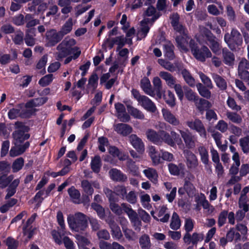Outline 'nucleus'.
I'll use <instances>...</instances> for the list:
<instances>
[{
	"mask_svg": "<svg viewBox=\"0 0 249 249\" xmlns=\"http://www.w3.org/2000/svg\"><path fill=\"white\" fill-rule=\"evenodd\" d=\"M16 130L12 134L15 144H20L30 138V134L25 133L28 131V127L21 122H16L15 124Z\"/></svg>",
	"mask_w": 249,
	"mask_h": 249,
	"instance_id": "obj_7",
	"label": "nucleus"
},
{
	"mask_svg": "<svg viewBox=\"0 0 249 249\" xmlns=\"http://www.w3.org/2000/svg\"><path fill=\"white\" fill-rule=\"evenodd\" d=\"M194 226V222L191 218H189L185 219L184 229L186 232L184 235L183 239L184 242L187 245H189L192 243L193 245H196L199 241H202L203 239V236L202 234L194 232L191 235L190 233L192 231Z\"/></svg>",
	"mask_w": 249,
	"mask_h": 249,
	"instance_id": "obj_4",
	"label": "nucleus"
},
{
	"mask_svg": "<svg viewBox=\"0 0 249 249\" xmlns=\"http://www.w3.org/2000/svg\"><path fill=\"white\" fill-rule=\"evenodd\" d=\"M179 132L186 147L189 149L193 148L195 145V142L193 140V136L192 133L188 131L181 130H179Z\"/></svg>",
	"mask_w": 249,
	"mask_h": 249,
	"instance_id": "obj_16",
	"label": "nucleus"
},
{
	"mask_svg": "<svg viewBox=\"0 0 249 249\" xmlns=\"http://www.w3.org/2000/svg\"><path fill=\"white\" fill-rule=\"evenodd\" d=\"M98 149L102 152H104L106 151L105 146L108 144V140L106 137H100L98 139Z\"/></svg>",
	"mask_w": 249,
	"mask_h": 249,
	"instance_id": "obj_52",
	"label": "nucleus"
},
{
	"mask_svg": "<svg viewBox=\"0 0 249 249\" xmlns=\"http://www.w3.org/2000/svg\"><path fill=\"white\" fill-rule=\"evenodd\" d=\"M182 34L177 36L175 38L177 44V47L180 50L186 52L188 51L187 48L188 44L189 45L190 40L192 39L189 36L184 33L183 30L181 33Z\"/></svg>",
	"mask_w": 249,
	"mask_h": 249,
	"instance_id": "obj_11",
	"label": "nucleus"
},
{
	"mask_svg": "<svg viewBox=\"0 0 249 249\" xmlns=\"http://www.w3.org/2000/svg\"><path fill=\"white\" fill-rule=\"evenodd\" d=\"M189 47L194 57L199 61L204 62L207 58H211L212 56L211 52L206 46H199L193 39L190 40Z\"/></svg>",
	"mask_w": 249,
	"mask_h": 249,
	"instance_id": "obj_3",
	"label": "nucleus"
},
{
	"mask_svg": "<svg viewBox=\"0 0 249 249\" xmlns=\"http://www.w3.org/2000/svg\"><path fill=\"white\" fill-rule=\"evenodd\" d=\"M168 170L171 175L178 176L181 174H184V165L180 163L178 165L173 163L168 164Z\"/></svg>",
	"mask_w": 249,
	"mask_h": 249,
	"instance_id": "obj_19",
	"label": "nucleus"
},
{
	"mask_svg": "<svg viewBox=\"0 0 249 249\" xmlns=\"http://www.w3.org/2000/svg\"><path fill=\"white\" fill-rule=\"evenodd\" d=\"M109 224L110 228L111 229V232L113 238L117 240L120 239L123 235L120 227L114 220H111Z\"/></svg>",
	"mask_w": 249,
	"mask_h": 249,
	"instance_id": "obj_26",
	"label": "nucleus"
},
{
	"mask_svg": "<svg viewBox=\"0 0 249 249\" xmlns=\"http://www.w3.org/2000/svg\"><path fill=\"white\" fill-rule=\"evenodd\" d=\"M4 242L7 247V249H17L19 245L18 241L11 236L8 237Z\"/></svg>",
	"mask_w": 249,
	"mask_h": 249,
	"instance_id": "obj_45",
	"label": "nucleus"
},
{
	"mask_svg": "<svg viewBox=\"0 0 249 249\" xmlns=\"http://www.w3.org/2000/svg\"><path fill=\"white\" fill-rule=\"evenodd\" d=\"M150 156L155 165H158L160 163V158L161 157L160 156V154L155 151V149L153 150H151Z\"/></svg>",
	"mask_w": 249,
	"mask_h": 249,
	"instance_id": "obj_56",
	"label": "nucleus"
},
{
	"mask_svg": "<svg viewBox=\"0 0 249 249\" xmlns=\"http://www.w3.org/2000/svg\"><path fill=\"white\" fill-rule=\"evenodd\" d=\"M139 243L142 249H149L151 247L150 238L147 234H144L140 238Z\"/></svg>",
	"mask_w": 249,
	"mask_h": 249,
	"instance_id": "obj_42",
	"label": "nucleus"
},
{
	"mask_svg": "<svg viewBox=\"0 0 249 249\" xmlns=\"http://www.w3.org/2000/svg\"><path fill=\"white\" fill-rule=\"evenodd\" d=\"M163 98L165 103L171 107H173L176 105V98L174 94L171 90L167 91V94H163Z\"/></svg>",
	"mask_w": 249,
	"mask_h": 249,
	"instance_id": "obj_35",
	"label": "nucleus"
},
{
	"mask_svg": "<svg viewBox=\"0 0 249 249\" xmlns=\"http://www.w3.org/2000/svg\"><path fill=\"white\" fill-rule=\"evenodd\" d=\"M135 230L140 231L141 229L142 222L139 219L137 213L129 218Z\"/></svg>",
	"mask_w": 249,
	"mask_h": 249,
	"instance_id": "obj_47",
	"label": "nucleus"
},
{
	"mask_svg": "<svg viewBox=\"0 0 249 249\" xmlns=\"http://www.w3.org/2000/svg\"><path fill=\"white\" fill-rule=\"evenodd\" d=\"M143 172L145 176L149 179L153 180L154 182H156L158 181V174L156 170L148 169L144 170Z\"/></svg>",
	"mask_w": 249,
	"mask_h": 249,
	"instance_id": "obj_48",
	"label": "nucleus"
},
{
	"mask_svg": "<svg viewBox=\"0 0 249 249\" xmlns=\"http://www.w3.org/2000/svg\"><path fill=\"white\" fill-rule=\"evenodd\" d=\"M213 78L216 83L217 87L222 90L226 89L227 84L226 81L221 76L215 74L213 76Z\"/></svg>",
	"mask_w": 249,
	"mask_h": 249,
	"instance_id": "obj_31",
	"label": "nucleus"
},
{
	"mask_svg": "<svg viewBox=\"0 0 249 249\" xmlns=\"http://www.w3.org/2000/svg\"><path fill=\"white\" fill-rule=\"evenodd\" d=\"M227 116L230 121L234 123L240 124L242 121L241 117L235 112H228Z\"/></svg>",
	"mask_w": 249,
	"mask_h": 249,
	"instance_id": "obj_53",
	"label": "nucleus"
},
{
	"mask_svg": "<svg viewBox=\"0 0 249 249\" xmlns=\"http://www.w3.org/2000/svg\"><path fill=\"white\" fill-rule=\"evenodd\" d=\"M170 18L171 19V24L174 29L181 34L183 30V27L182 25L179 24V15L177 13H174L170 17Z\"/></svg>",
	"mask_w": 249,
	"mask_h": 249,
	"instance_id": "obj_27",
	"label": "nucleus"
},
{
	"mask_svg": "<svg viewBox=\"0 0 249 249\" xmlns=\"http://www.w3.org/2000/svg\"><path fill=\"white\" fill-rule=\"evenodd\" d=\"M239 142L244 153L248 154L249 152V135L240 139Z\"/></svg>",
	"mask_w": 249,
	"mask_h": 249,
	"instance_id": "obj_46",
	"label": "nucleus"
},
{
	"mask_svg": "<svg viewBox=\"0 0 249 249\" xmlns=\"http://www.w3.org/2000/svg\"><path fill=\"white\" fill-rule=\"evenodd\" d=\"M160 134H161V142L163 141L171 146L175 145V142L171 134L170 135L168 133L163 130L160 131Z\"/></svg>",
	"mask_w": 249,
	"mask_h": 249,
	"instance_id": "obj_43",
	"label": "nucleus"
},
{
	"mask_svg": "<svg viewBox=\"0 0 249 249\" xmlns=\"http://www.w3.org/2000/svg\"><path fill=\"white\" fill-rule=\"evenodd\" d=\"M102 165V160L99 155H95L92 158L90 162V167L94 173H99L100 172Z\"/></svg>",
	"mask_w": 249,
	"mask_h": 249,
	"instance_id": "obj_25",
	"label": "nucleus"
},
{
	"mask_svg": "<svg viewBox=\"0 0 249 249\" xmlns=\"http://www.w3.org/2000/svg\"><path fill=\"white\" fill-rule=\"evenodd\" d=\"M184 95L187 100L189 101L195 103L196 101H198L199 96L197 93L187 87L185 88H184Z\"/></svg>",
	"mask_w": 249,
	"mask_h": 249,
	"instance_id": "obj_33",
	"label": "nucleus"
},
{
	"mask_svg": "<svg viewBox=\"0 0 249 249\" xmlns=\"http://www.w3.org/2000/svg\"><path fill=\"white\" fill-rule=\"evenodd\" d=\"M73 23L71 18H69L68 20L62 26L59 32L61 33L64 37L65 35L69 34L71 32L72 29Z\"/></svg>",
	"mask_w": 249,
	"mask_h": 249,
	"instance_id": "obj_37",
	"label": "nucleus"
},
{
	"mask_svg": "<svg viewBox=\"0 0 249 249\" xmlns=\"http://www.w3.org/2000/svg\"><path fill=\"white\" fill-rule=\"evenodd\" d=\"M14 175H10L7 176V174L0 176V185L1 188L6 187L14 179Z\"/></svg>",
	"mask_w": 249,
	"mask_h": 249,
	"instance_id": "obj_44",
	"label": "nucleus"
},
{
	"mask_svg": "<svg viewBox=\"0 0 249 249\" xmlns=\"http://www.w3.org/2000/svg\"><path fill=\"white\" fill-rule=\"evenodd\" d=\"M199 77L201 81L205 85L206 87L210 89L213 88V86L212 81L208 76L201 72L199 73Z\"/></svg>",
	"mask_w": 249,
	"mask_h": 249,
	"instance_id": "obj_60",
	"label": "nucleus"
},
{
	"mask_svg": "<svg viewBox=\"0 0 249 249\" xmlns=\"http://www.w3.org/2000/svg\"><path fill=\"white\" fill-rule=\"evenodd\" d=\"M121 207L122 211L123 210L127 214L129 218L137 213L132 209L131 206L127 203H122Z\"/></svg>",
	"mask_w": 249,
	"mask_h": 249,
	"instance_id": "obj_57",
	"label": "nucleus"
},
{
	"mask_svg": "<svg viewBox=\"0 0 249 249\" xmlns=\"http://www.w3.org/2000/svg\"><path fill=\"white\" fill-rule=\"evenodd\" d=\"M181 74L185 82L189 86L191 87H194L195 86V80L188 70L183 69L181 71Z\"/></svg>",
	"mask_w": 249,
	"mask_h": 249,
	"instance_id": "obj_29",
	"label": "nucleus"
},
{
	"mask_svg": "<svg viewBox=\"0 0 249 249\" xmlns=\"http://www.w3.org/2000/svg\"><path fill=\"white\" fill-rule=\"evenodd\" d=\"M195 104L201 114H203L205 110L211 107V103L203 98H199L198 101H196Z\"/></svg>",
	"mask_w": 249,
	"mask_h": 249,
	"instance_id": "obj_22",
	"label": "nucleus"
},
{
	"mask_svg": "<svg viewBox=\"0 0 249 249\" xmlns=\"http://www.w3.org/2000/svg\"><path fill=\"white\" fill-rule=\"evenodd\" d=\"M186 124L191 129L196 131L201 137L206 138L207 132L206 129L200 120L196 119L194 121H187Z\"/></svg>",
	"mask_w": 249,
	"mask_h": 249,
	"instance_id": "obj_10",
	"label": "nucleus"
},
{
	"mask_svg": "<svg viewBox=\"0 0 249 249\" xmlns=\"http://www.w3.org/2000/svg\"><path fill=\"white\" fill-rule=\"evenodd\" d=\"M184 187L188 196L193 195L195 191V188L190 181L186 180L184 182Z\"/></svg>",
	"mask_w": 249,
	"mask_h": 249,
	"instance_id": "obj_62",
	"label": "nucleus"
},
{
	"mask_svg": "<svg viewBox=\"0 0 249 249\" xmlns=\"http://www.w3.org/2000/svg\"><path fill=\"white\" fill-rule=\"evenodd\" d=\"M63 38L61 33L56 30L52 29L46 32L47 45L48 47H53L59 43Z\"/></svg>",
	"mask_w": 249,
	"mask_h": 249,
	"instance_id": "obj_9",
	"label": "nucleus"
},
{
	"mask_svg": "<svg viewBox=\"0 0 249 249\" xmlns=\"http://www.w3.org/2000/svg\"><path fill=\"white\" fill-rule=\"evenodd\" d=\"M174 49L175 46L171 42L163 45L164 56L170 60H172L175 58Z\"/></svg>",
	"mask_w": 249,
	"mask_h": 249,
	"instance_id": "obj_21",
	"label": "nucleus"
},
{
	"mask_svg": "<svg viewBox=\"0 0 249 249\" xmlns=\"http://www.w3.org/2000/svg\"><path fill=\"white\" fill-rule=\"evenodd\" d=\"M161 112L164 119L167 122L174 126H177L179 124V120L176 117L175 115L169 109L162 108Z\"/></svg>",
	"mask_w": 249,
	"mask_h": 249,
	"instance_id": "obj_13",
	"label": "nucleus"
},
{
	"mask_svg": "<svg viewBox=\"0 0 249 249\" xmlns=\"http://www.w3.org/2000/svg\"><path fill=\"white\" fill-rule=\"evenodd\" d=\"M137 196L135 191H131L126 194L124 199L132 204H135L137 202Z\"/></svg>",
	"mask_w": 249,
	"mask_h": 249,
	"instance_id": "obj_61",
	"label": "nucleus"
},
{
	"mask_svg": "<svg viewBox=\"0 0 249 249\" xmlns=\"http://www.w3.org/2000/svg\"><path fill=\"white\" fill-rule=\"evenodd\" d=\"M36 111V108L22 109L20 110L19 117L22 118H30L31 116L35 114Z\"/></svg>",
	"mask_w": 249,
	"mask_h": 249,
	"instance_id": "obj_55",
	"label": "nucleus"
},
{
	"mask_svg": "<svg viewBox=\"0 0 249 249\" xmlns=\"http://www.w3.org/2000/svg\"><path fill=\"white\" fill-rule=\"evenodd\" d=\"M98 76L96 73H93L89 77L88 81V86L95 89L98 85Z\"/></svg>",
	"mask_w": 249,
	"mask_h": 249,
	"instance_id": "obj_58",
	"label": "nucleus"
},
{
	"mask_svg": "<svg viewBox=\"0 0 249 249\" xmlns=\"http://www.w3.org/2000/svg\"><path fill=\"white\" fill-rule=\"evenodd\" d=\"M81 187L85 194L88 195L92 196L94 193L92 184L87 179H83L81 181Z\"/></svg>",
	"mask_w": 249,
	"mask_h": 249,
	"instance_id": "obj_36",
	"label": "nucleus"
},
{
	"mask_svg": "<svg viewBox=\"0 0 249 249\" xmlns=\"http://www.w3.org/2000/svg\"><path fill=\"white\" fill-rule=\"evenodd\" d=\"M91 207L92 209L96 212L98 216L100 219H105L106 216L105 209L101 205L93 202L91 204Z\"/></svg>",
	"mask_w": 249,
	"mask_h": 249,
	"instance_id": "obj_40",
	"label": "nucleus"
},
{
	"mask_svg": "<svg viewBox=\"0 0 249 249\" xmlns=\"http://www.w3.org/2000/svg\"><path fill=\"white\" fill-rule=\"evenodd\" d=\"M108 174L110 178L114 181L124 182L127 180V176L120 170L117 168H112Z\"/></svg>",
	"mask_w": 249,
	"mask_h": 249,
	"instance_id": "obj_12",
	"label": "nucleus"
},
{
	"mask_svg": "<svg viewBox=\"0 0 249 249\" xmlns=\"http://www.w3.org/2000/svg\"><path fill=\"white\" fill-rule=\"evenodd\" d=\"M126 106L128 112L134 118L141 120L144 118V115L141 111L135 108L129 104H126Z\"/></svg>",
	"mask_w": 249,
	"mask_h": 249,
	"instance_id": "obj_28",
	"label": "nucleus"
},
{
	"mask_svg": "<svg viewBox=\"0 0 249 249\" xmlns=\"http://www.w3.org/2000/svg\"><path fill=\"white\" fill-rule=\"evenodd\" d=\"M160 76L162 79H164L166 81L167 84L169 87H172V86H175V85L176 84H175L176 79L171 73L166 71H160Z\"/></svg>",
	"mask_w": 249,
	"mask_h": 249,
	"instance_id": "obj_32",
	"label": "nucleus"
},
{
	"mask_svg": "<svg viewBox=\"0 0 249 249\" xmlns=\"http://www.w3.org/2000/svg\"><path fill=\"white\" fill-rule=\"evenodd\" d=\"M224 39L229 48L232 51L239 49L243 44L242 35L235 28L232 29L230 34L226 33Z\"/></svg>",
	"mask_w": 249,
	"mask_h": 249,
	"instance_id": "obj_5",
	"label": "nucleus"
},
{
	"mask_svg": "<svg viewBox=\"0 0 249 249\" xmlns=\"http://www.w3.org/2000/svg\"><path fill=\"white\" fill-rule=\"evenodd\" d=\"M114 130L120 135L127 136L132 132V128L128 124L118 123L114 125Z\"/></svg>",
	"mask_w": 249,
	"mask_h": 249,
	"instance_id": "obj_14",
	"label": "nucleus"
},
{
	"mask_svg": "<svg viewBox=\"0 0 249 249\" xmlns=\"http://www.w3.org/2000/svg\"><path fill=\"white\" fill-rule=\"evenodd\" d=\"M24 160L22 157L15 160L12 163V168L13 173H17L20 171L24 166Z\"/></svg>",
	"mask_w": 249,
	"mask_h": 249,
	"instance_id": "obj_39",
	"label": "nucleus"
},
{
	"mask_svg": "<svg viewBox=\"0 0 249 249\" xmlns=\"http://www.w3.org/2000/svg\"><path fill=\"white\" fill-rule=\"evenodd\" d=\"M198 151L201 157V161L205 165L209 162L208 151L204 146H200L198 147Z\"/></svg>",
	"mask_w": 249,
	"mask_h": 249,
	"instance_id": "obj_38",
	"label": "nucleus"
},
{
	"mask_svg": "<svg viewBox=\"0 0 249 249\" xmlns=\"http://www.w3.org/2000/svg\"><path fill=\"white\" fill-rule=\"evenodd\" d=\"M186 160L187 166L189 168H195L197 166L198 160L196 156L192 152L189 151L186 152Z\"/></svg>",
	"mask_w": 249,
	"mask_h": 249,
	"instance_id": "obj_24",
	"label": "nucleus"
},
{
	"mask_svg": "<svg viewBox=\"0 0 249 249\" xmlns=\"http://www.w3.org/2000/svg\"><path fill=\"white\" fill-rule=\"evenodd\" d=\"M130 141L133 147L139 152L142 153L144 150L143 142L141 139L136 135L132 134L130 136Z\"/></svg>",
	"mask_w": 249,
	"mask_h": 249,
	"instance_id": "obj_17",
	"label": "nucleus"
},
{
	"mask_svg": "<svg viewBox=\"0 0 249 249\" xmlns=\"http://www.w3.org/2000/svg\"><path fill=\"white\" fill-rule=\"evenodd\" d=\"M126 166L128 171L133 176L138 175L139 173V167L131 159H128L126 162Z\"/></svg>",
	"mask_w": 249,
	"mask_h": 249,
	"instance_id": "obj_30",
	"label": "nucleus"
},
{
	"mask_svg": "<svg viewBox=\"0 0 249 249\" xmlns=\"http://www.w3.org/2000/svg\"><path fill=\"white\" fill-rule=\"evenodd\" d=\"M146 135L147 139L155 144H160L161 142L160 131L158 133L152 129H148L146 132Z\"/></svg>",
	"mask_w": 249,
	"mask_h": 249,
	"instance_id": "obj_18",
	"label": "nucleus"
},
{
	"mask_svg": "<svg viewBox=\"0 0 249 249\" xmlns=\"http://www.w3.org/2000/svg\"><path fill=\"white\" fill-rule=\"evenodd\" d=\"M196 86L199 94L201 96L207 99H209L211 98V92L207 88V87L200 83H197Z\"/></svg>",
	"mask_w": 249,
	"mask_h": 249,
	"instance_id": "obj_34",
	"label": "nucleus"
},
{
	"mask_svg": "<svg viewBox=\"0 0 249 249\" xmlns=\"http://www.w3.org/2000/svg\"><path fill=\"white\" fill-rule=\"evenodd\" d=\"M140 87L146 94L152 97L155 95L154 91L152 88L150 81L147 77L144 76L141 80Z\"/></svg>",
	"mask_w": 249,
	"mask_h": 249,
	"instance_id": "obj_15",
	"label": "nucleus"
},
{
	"mask_svg": "<svg viewBox=\"0 0 249 249\" xmlns=\"http://www.w3.org/2000/svg\"><path fill=\"white\" fill-rule=\"evenodd\" d=\"M115 193L116 196H118L122 199H124V197L127 194L126 187L124 185L118 186L116 187Z\"/></svg>",
	"mask_w": 249,
	"mask_h": 249,
	"instance_id": "obj_59",
	"label": "nucleus"
},
{
	"mask_svg": "<svg viewBox=\"0 0 249 249\" xmlns=\"http://www.w3.org/2000/svg\"><path fill=\"white\" fill-rule=\"evenodd\" d=\"M67 221L70 229L77 232L85 231L88 226L86 215L80 212L69 215Z\"/></svg>",
	"mask_w": 249,
	"mask_h": 249,
	"instance_id": "obj_2",
	"label": "nucleus"
},
{
	"mask_svg": "<svg viewBox=\"0 0 249 249\" xmlns=\"http://www.w3.org/2000/svg\"><path fill=\"white\" fill-rule=\"evenodd\" d=\"M68 193L73 203L75 204H80L81 203L80 193L74 186H71L68 189Z\"/></svg>",
	"mask_w": 249,
	"mask_h": 249,
	"instance_id": "obj_23",
	"label": "nucleus"
},
{
	"mask_svg": "<svg viewBox=\"0 0 249 249\" xmlns=\"http://www.w3.org/2000/svg\"><path fill=\"white\" fill-rule=\"evenodd\" d=\"M109 207L111 210L116 214L120 215L122 214V207H120L118 204L113 201L109 203Z\"/></svg>",
	"mask_w": 249,
	"mask_h": 249,
	"instance_id": "obj_63",
	"label": "nucleus"
},
{
	"mask_svg": "<svg viewBox=\"0 0 249 249\" xmlns=\"http://www.w3.org/2000/svg\"><path fill=\"white\" fill-rule=\"evenodd\" d=\"M131 93L134 98L142 103L145 109L152 112L156 111L157 108L155 104L148 97L145 95H141L139 91L134 89H132Z\"/></svg>",
	"mask_w": 249,
	"mask_h": 249,
	"instance_id": "obj_8",
	"label": "nucleus"
},
{
	"mask_svg": "<svg viewBox=\"0 0 249 249\" xmlns=\"http://www.w3.org/2000/svg\"><path fill=\"white\" fill-rule=\"evenodd\" d=\"M202 35L205 38V43L210 47L213 53L216 55L220 54L222 46L219 40L210 30L206 28L203 30Z\"/></svg>",
	"mask_w": 249,
	"mask_h": 249,
	"instance_id": "obj_6",
	"label": "nucleus"
},
{
	"mask_svg": "<svg viewBox=\"0 0 249 249\" xmlns=\"http://www.w3.org/2000/svg\"><path fill=\"white\" fill-rule=\"evenodd\" d=\"M76 41L74 39H70L68 41L64 40L57 47V49L60 52L63 57L72 54V56L67 57L64 60V64L69 63L72 59L75 60L79 57L81 53L80 48L77 46L72 47L76 44Z\"/></svg>",
	"mask_w": 249,
	"mask_h": 249,
	"instance_id": "obj_1",
	"label": "nucleus"
},
{
	"mask_svg": "<svg viewBox=\"0 0 249 249\" xmlns=\"http://www.w3.org/2000/svg\"><path fill=\"white\" fill-rule=\"evenodd\" d=\"M228 216V211L222 210L218 216L217 224L219 227H221L226 223Z\"/></svg>",
	"mask_w": 249,
	"mask_h": 249,
	"instance_id": "obj_49",
	"label": "nucleus"
},
{
	"mask_svg": "<svg viewBox=\"0 0 249 249\" xmlns=\"http://www.w3.org/2000/svg\"><path fill=\"white\" fill-rule=\"evenodd\" d=\"M109 153L114 157H118L121 160H124V158L122 157V153L120 150L115 146H110L108 149Z\"/></svg>",
	"mask_w": 249,
	"mask_h": 249,
	"instance_id": "obj_51",
	"label": "nucleus"
},
{
	"mask_svg": "<svg viewBox=\"0 0 249 249\" xmlns=\"http://www.w3.org/2000/svg\"><path fill=\"white\" fill-rule=\"evenodd\" d=\"M222 55L223 62L228 66H232L235 60L234 54L230 51L227 48L222 49Z\"/></svg>",
	"mask_w": 249,
	"mask_h": 249,
	"instance_id": "obj_20",
	"label": "nucleus"
},
{
	"mask_svg": "<svg viewBox=\"0 0 249 249\" xmlns=\"http://www.w3.org/2000/svg\"><path fill=\"white\" fill-rule=\"evenodd\" d=\"M170 227L174 230H177L180 227V220L178 215L176 212L173 213Z\"/></svg>",
	"mask_w": 249,
	"mask_h": 249,
	"instance_id": "obj_41",
	"label": "nucleus"
},
{
	"mask_svg": "<svg viewBox=\"0 0 249 249\" xmlns=\"http://www.w3.org/2000/svg\"><path fill=\"white\" fill-rule=\"evenodd\" d=\"M53 80V75L52 74H47L42 77L38 81V84L41 87H46L49 85Z\"/></svg>",
	"mask_w": 249,
	"mask_h": 249,
	"instance_id": "obj_50",
	"label": "nucleus"
},
{
	"mask_svg": "<svg viewBox=\"0 0 249 249\" xmlns=\"http://www.w3.org/2000/svg\"><path fill=\"white\" fill-rule=\"evenodd\" d=\"M103 191L106 196L108 198L109 203L116 201V193L107 187L104 188Z\"/></svg>",
	"mask_w": 249,
	"mask_h": 249,
	"instance_id": "obj_54",
	"label": "nucleus"
},
{
	"mask_svg": "<svg viewBox=\"0 0 249 249\" xmlns=\"http://www.w3.org/2000/svg\"><path fill=\"white\" fill-rule=\"evenodd\" d=\"M0 31L5 34H10L15 32V29L10 24L7 23L1 26Z\"/></svg>",
	"mask_w": 249,
	"mask_h": 249,
	"instance_id": "obj_64",
	"label": "nucleus"
}]
</instances>
